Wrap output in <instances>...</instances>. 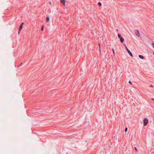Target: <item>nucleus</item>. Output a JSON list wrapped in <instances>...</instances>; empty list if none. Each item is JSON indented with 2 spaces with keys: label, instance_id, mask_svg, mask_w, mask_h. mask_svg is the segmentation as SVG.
Wrapping results in <instances>:
<instances>
[{
  "label": "nucleus",
  "instance_id": "nucleus-9",
  "mask_svg": "<svg viewBox=\"0 0 154 154\" xmlns=\"http://www.w3.org/2000/svg\"><path fill=\"white\" fill-rule=\"evenodd\" d=\"M98 5L99 6H101V5H102V4L100 2H98Z\"/></svg>",
  "mask_w": 154,
  "mask_h": 154
},
{
  "label": "nucleus",
  "instance_id": "nucleus-12",
  "mask_svg": "<svg viewBox=\"0 0 154 154\" xmlns=\"http://www.w3.org/2000/svg\"><path fill=\"white\" fill-rule=\"evenodd\" d=\"M112 51L114 55L115 54V51H114V49L113 48H112Z\"/></svg>",
  "mask_w": 154,
  "mask_h": 154
},
{
  "label": "nucleus",
  "instance_id": "nucleus-13",
  "mask_svg": "<svg viewBox=\"0 0 154 154\" xmlns=\"http://www.w3.org/2000/svg\"><path fill=\"white\" fill-rule=\"evenodd\" d=\"M127 130H128V128H125V132H126L127 131Z\"/></svg>",
  "mask_w": 154,
  "mask_h": 154
},
{
  "label": "nucleus",
  "instance_id": "nucleus-11",
  "mask_svg": "<svg viewBox=\"0 0 154 154\" xmlns=\"http://www.w3.org/2000/svg\"><path fill=\"white\" fill-rule=\"evenodd\" d=\"M151 45L152 47L154 49V43H152Z\"/></svg>",
  "mask_w": 154,
  "mask_h": 154
},
{
  "label": "nucleus",
  "instance_id": "nucleus-18",
  "mask_svg": "<svg viewBox=\"0 0 154 154\" xmlns=\"http://www.w3.org/2000/svg\"><path fill=\"white\" fill-rule=\"evenodd\" d=\"M99 47H100V44H99Z\"/></svg>",
  "mask_w": 154,
  "mask_h": 154
},
{
  "label": "nucleus",
  "instance_id": "nucleus-3",
  "mask_svg": "<svg viewBox=\"0 0 154 154\" xmlns=\"http://www.w3.org/2000/svg\"><path fill=\"white\" fill-rule=\"evenodd\" d=\"M23 24H24L23 23H21V24L19 27V31L18 32V34H19L20 32L21 31V29L22 28L23 26Z\"/></svg>",
  "mask_w": 154,
  "mask_h": 154
},
{
  "label": "nucleus",
  "instance_id": "nucleus-19",
  "mask_svg": "<svg viewBox=\"0 0 154 154\" xmlns=\"http://www.w3.org/2000/svg\"><path fill=\"white\" fill-rule=\"evenodd\" d=\"M153 55H154V51L153 52Z\"/></svg>",
  "mask_w": 154,
  "mask_h": 154
},
{
  "label": "nucleus",
  "instance_id": "nucleus-10",
  "mask_svg": "<svg viewBox=\"0 0 154 154\" xmlns=\"http://www.w3.org/2000/svg\"><path fill=\"white\" fill-rule=\"evenodd\" d=\"M118 37H119V38H120L121 37H122L121 35L120 34H118Z\"/></svg>",
  "mask_w": 154,
  "mask_h": 154
},
{
  "label": "nucleus",
  "instance_id": "nucleus-14",
  "mask_svg": "<svg viewBox=\"0 0 154 154\" xmlns=\"http://www.w3.org/2000/svg\"><path fill=\"white\" fill-rule=\"evenodd\" d=\"M128 83L129 84H130L131 85H132V83L131 82V81H129Z\"/></svg>",
  "mask_w": 154,
  "mask_h": 154
},
{
  "label": "nucleus",
  "instance_id": "nucleus-7",
  "mask_svg": "<svg viewBox=\"0 0 154 154\" xmlns=\"http://www.w3.org/2000/svg\"><path fill=\"white\" fill-rule=\"evenodd\" d=\"M139 57L141 59H144V57L141 55H139Z\"/></svg>",
  "mask_w": 154,
  "mask_h": 154
},
{
  "label": "nucleus",
  "instance_id": "nucleus-1",
  "mask_svg": "<svg viewBox=\"0 0 154 154\" xmlns=\"http://www.w3.org/2000/svg\"><path fill=\"white\" fill-rule=\"evenodd\" d=\"M143 123L144 126H146L148 123V119L146 118H145L143 120Z\"/></svg>",
  "mask_w": 154,
  "mask_h": 154
},
{
  "label": "nucleus",
  "instance_id": "nucleus-6",
  "mask_svg": "<svg viewBox=\"0 0 154 154\" xmlns=\"http://www.w3.org/2000/svg\"><path fill=\"white\" fill-rule=\"evenodd\" d=\"M120 39V42L122 43H123L124 41V38L122 37H121L120 38H119Z\"/></svg>",
  "mask_w": 154,
  "mask_h": 154
},
{
  "label": "nucleus",
  "instance_id": "nucleus-2",
  "mask_svg": "<svg viewBox=\"0 0 154 154\" xmlns=\"http://www.w3.org/2000/svg\"><path fill=\"white\" fill-rule=\"evenodd\" d=\"M124 45L125 47V48H126V49L127 50V51L128 52V53L130 55V56L132 57H133V55L131 53V52L127 48V47L126 46V45L124 44Z\"/></svg>",
  "mask_w": 154,
  "mask_h": 154
},
{
  "label": "nucleus",
  "instance_id": "nucleus-8",
  "mask_svg": "<svg viewBox=\"0 0 154 154\" xmlns=\"http://www.w3.org/2000/svg\"><path fill=\"white\" fill-rule=\"evenodd\" d=\"M49 17H46V22H48L49 21Z\"/></svg>",
  "mask_w": 154,
  "mask_h": 154
},
{
  "label": "nucleus",
  "instance_id": "nucleus-4",
  "mask_svg": "<svg viewBox=\"0 0 154 154\" xmlns=\"http://www.w3.org/2000/svg\"><path fill=\"white\" fill-rule=\"evenodd\" d=\"M135 34L137 36L139 37L140 36V34L139 31L138 30L136 29L135 30Z\"/></svg>",
  "mask_w": 154,
  "mask_h": 154
},
{
  "label": "nucleus",
  "instance_id": "nucleus-17",
  "mask_svg": "<svg viewBox=\"0 0 154 154\" xmlns=\"http://www.w3.org/2000/svg\"><path fill=\"white\" fill-rule=\"evenodd\" d=\"M150 87H151L153 88V86L152 85H150Z\"/></svg>",
  "mask_w": 154,
  "mask_h": 154
},
{
  "label": "nucleus",
  "instance_id": "nucleus-20",
  "mask_svg": "<svg viewBox=\"0 0 154 154\" xmlns=\"http://www.w3.org/2000/svg\"><path fill=\"white\" fill-rule=\"evenodd\" d=\"M152 100H154V98L152 99Z\"/></svg>",
  "mask_w": 154,
  "mask_h": 154
},
{
  "label": "nucleus",
  "instance_id": "nucleus-15",
  "mask_svg": "<svg viewBox=\"0 0 154 154\" xmlns=\"http://www.w3.org/2000/svg\"><path fill=\"white\" fill-rule=\"evenodd\" d=\"M43 29H44V27H43V26H42L41 27V30L42 31H43Z\"/></svg>",
  "mask_w": 154,
  "mask_h": 154
},
{
  "label": "nucleus",
  "instance_id": "nucleus-16",
  "mask_svg": "<svg viewBox=\"0 0 154 154\" xmlns=\"http://www.w3.org/2000/svg\"><path fill=\"white\" fill-rule=\"evenodd\" d=\"M134 148H135V150L136 151V152H137V148L136 147H134Z\"/></svg>",
  "mask_w": 154,
  "mask_h": 154
},
{
  "label": "nucleus",
  "instance_id": "nucleus-5",
  "mask_svg": "<svg viewBox=\"0 0 154 154\" xmlns=\"http://www.w3.org/2000/svg\"><path fill=\"white\" fill-rule=\"evenodd\" d=\"M60 2L61 3H62L63 5L65 6V0H60Z\"/></svg>",
  "mask_w": 154,
  "mask_h": 154
}]
</instances>
